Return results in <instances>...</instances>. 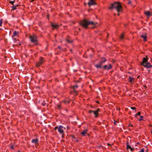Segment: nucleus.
<instances>
[{"instance_id":"obj_1","label":"nucleus","mask_w":152,"mask_h":152,"mask_svg":"<svg viewBox=\"0 0 152 152\" xmlns=\"http://www.w3.org/2000/svg\"><path fill=\"white\" fill-rule=\"evenodd\" d=\"M78 23L80 25L86 29L88 28V26L90 25H95L98 24V23L96 22L88 21L86 19L80 20L78 22Z\"/></svg>"},{"instance_id":"obj_2","label":"nucleus","mask_w":152,"mask_h":152,"mask_svg":"<svg viewBox=\"0 0 152 152\" xmlns=\"http://www.w3.org/2000/svg\"><path fill=\"white\" fill-rule=\"evenodd\" d=\"M108 8L110 10L115 9L117 12H122L123 11L122 6L121 3L119 2H115L111 4Z\"/></svg>"},{"instance_id":"obj_3","label":"nucleus","mask_w":152,"mask_h":152,"mask_svg":"<svg viewBox=\"0 0 152 152\" xmlns=\"http://www.w3.org/2000/svg\"><path fill=\"white\" fill-rule=\"evenodd\" d=\"M29 39L30 42L33 43L34 46H37L39 44L38 40V37L35 34L30 35L29 36Z\"/></svg>"},{"instance_id":"obj_4","label":"nucleus","mask_w":152,"mask_h":152,"mask_svg":"<svg viewBox=\"0 0 152 152\" xmlns=\"http://www.w3.org/2000/svg\"><path fill=\"white\" fill-rule=\"evenodd\" d=\"M63 129H65V128L63 127L62 125H59L58 126H56L54 128V130L56 131L57 129L58 132L60 134L62 135L61 138H64L65 136V134L64 133V131Z\"/></svg>"},{"instance_id":"obj_5","label":"nucleus","mask_w":152,"mask_h":152,"mask_svg":"<svg viewBox=\"0 0 152 152\" xmlns=\"http://www.w3.org/2000/svg\"><path fill=\"white\" fill-rule=\"evenodd\" d=\"M107 61L106 58L104 57H101L100 58V60L98 64L95 65V67L97 69H101L102 67V65L103 63H105Z\"/></svg>"},{"instance_id":"obj_6","label":"nucleus","mask_w":152,"mask_h":152,"mask_svg":"<svg viewBox=\"0 0 152 152\" xmlns=\"http://www.w3.org/2000/svg\"><path fill=\"white\" fill-rule=\"evenodd\" d=\"M46 61L45 58L40 57H39V61L36 64V65L37 68L39 67L41 65L43 64L44 62Z\"/></svg>"},{"instance_id":"obj_7","label":"nucleus","mask_w":152,"mask_h":152,"mask_svg":"<svg viewBox=\"0 0 152 152\" xmlns=\"http://www.w3.org/2000/svg\"><path fill=\"white\" fill-rule=\"evenodd\" d=\"M100 109H97L96 111L92 110H89L88 111V113H93L95 115L94 118H97L99 117V112H100Z\"/></svg>"},{"instance_id":"obj_8","label":"nucleus","mask_w":152,"mask_h":152,"mask_svg":"<svg viewBox=\"0 0 152 152\" xmlns=\"http://www.w3.org/2000/svg\"><path fill=\"white\" fill-rule=\"evenodd\" d=\"M113 66L111 64H109L108 65H104L102 66L101 69L104 70H109L113 68Z\"/></svg>"},{"instance_id":"obj_9","label":"nucleus","mask_w":152,"mask_h":152,"mask_svg":"<svg viewBox=\"0 0 152 152\" xmlns=\"http://www.w3.org/2000/svg\"><path fill=\"white\" fill-rule=\"evenodd\" d=\"M89 1L88 3L89 7L91 6L95 5L97 4V3L95 2L94 0H89Z\"/></svg>"},{"instance_id":"obj_10","label":"nucleus","mask_w":152,"mask_h":152,"mask_svg":"<svg viewBox=\"0 0 152 152\" xmlns=\"http://www.w3.org/2000/svg\"><path fill=\"white\" fill-rule=\"evenodd\" d=\"M88 132V129H84L83 131L81 132V134L83 136H89V134L87 133Z\"/></svg>"},{"instance_id":"obj_11","label":"nucleus","mask_w":152,"mask_h":152,"mask_svg":"<svg viewBox=\"0 0 152 152\" xmlns=\"http://www.w3.org/2000/svg\"><path fill=\"white\" fill-rule=\"evenodd\" d=\"M31 142L33 143H34L35 144V146H38L39 145V140L36 138L35 139H33L32 140Z\"/></svg>"},{"instance_id":"obj_12","label":"nucleus","mask_w":152,"mask_h":152,"mask_svg":"<svg viewBox=\"0 0 152 152\" xmlns=\"http://www.w3.org/2000/svg\"><path fill=\"white\" fill-rule=\"evenodd\" d=\"M65 41L68 43H72L74 42V40L71 39L70 36H68L65 39Z\"/></svg>"},{"instance_id":"obj_13","label":"nucleus","mask_w":152,"mask_h":152,"mask_svg":"<svg viewBox=\"0 0 152 152\" xmlns=\"http://www.w3.org/2000/svg\"><path fill=\"white\" fill-rule=\"evenodd\" d=\"M89 51H90V52L91 51L93 53V54H91L89 55V56L90 57H92L93 56V55H94V50L93 48H91L87 50L86 52V53L88 54V52H89Z\"/></svg>"},{"instance_id":"obj_14","label":"nucleus","mask_w":152,"mask_h":152,"mask_svg":"<svg viewBox=\"0 0 152 152\" xmlns=\"http://www.w3.org/2000/svg\"><path fill=\"white\" fill-rule=\"evenodd\" d=\"M146 58H143L142 61L140 65L141 66H143L146 63L148 62V58L147 57V56H146Z\"/></svg>"},{"instance_id":"obj_15","label":"nucleus","mask_w":152,"mask_h":152,"mask_svg":"<svg viewBox=\"0 0 152 152\" xmlns=\"http://www.w3.org/2000/svg\"><path fill=\"white\" fill-rule=\"evenodd\" d=\"M51 26L52 27L53 30L55 29L58 28L59 27V25L58 24H55L53 22H51Z\"/></svg>"},{"instance_id":"obj_16","label":"nucleus","mask_w":152,"mask_h":152,"mask_svg":"<svg viewBox=\"0 0 152 152\" xmlns=\"http://www.w3.org/2000/svg\"><path fill=\"white\" fill-rule=\"evenodd\" d=\"M78 87V86L76 85L73 86H71L70 88V89H72L73 91L74 92L77 93V91H76V89Z\"/></svg>"},{"instance_id":"obj_17","label":"nucleus","mask_w":152,"mask_h":152,"mask_svg":"<svg viewBox=\"0 0 152 152\" xmlns=\"http://www.w3.org/2000/svg\"><path fill=\"white\" fill-rule=\"evenodd\" d=\"M142 66L145 67H146L147 68H149L152 67V65H151L150 63H149L148 62Z\"/></svg>"},{"instance_id":"obj_18","label":"nucleus","mask_w":152,"mask_h":152,"mask_svg":"<svg viewBox=\"0 0 152 152\" xmlns=\"http://www.w3.org/2000/svg\"><path fill=\"white\" fill-rule=\"evenodd\" d=\"M144 14L147 17L149 18L152 15V13H151L149 11H146L144 12Z\"/></svg>"},{"instance_id":"obj_19","label":"nucleus","mask_w":152,"mask_h":152,"mask_svg":"<svg viewBox=\"0 0 152 152\" xmlns=\"http://www.w3.org/2000/svg\"><path fill=\"white\" fill-rule=\"evenodd\" d=\"M134 78L131 77L130 76H129L128 81L130 83H132L134 80Z\"/></svg>"},{"instance_id":"obj_20","label":"nucleus","mask_w":152,"mask_h":152,"mask_svg":"<svg viewBox=\"0 0 152 152\" xmlns=\"http://www.w3.org/2000/svg\"><path fill=\"white\" fill-rule=\"evenodd\" d=\"M12 38H13V40H14V42H17V41H18L19 42H18V45L20 46L21 45V43L20 42V41L19 39H17L16 38H13V37Z\"/></svg>"},{"instance_id":"obj_21","label":"nucleus","mask_w":152,"mask_h":152,"mask_svg":"<svg viewBox=\"0 0 152 152\" xmlns=\"http://www.w3.org/2000/svg\"><path fill=\"white\" fill-rule=\"evenodd\" d=\"M57 108L59 110H61L62 109V107H61V104H57L56 105Z\"/></svg>"},{"instance_id":"obj_22","label":"nucleus","mask_w":152,"mask_h":152,"mask_svg":"<svg viewBox=\"0 0 152 152\" xmlns=\"http://www.w3.org/2000/svg\"><path fill=\"white\" fill-rule=\"evenodd\" d=\"M19 33V32L18 31H15L13 32V34L12 36V37L13 38L15 36H18Z\"/></svg>"},{"instance_id":"obj_23","label":"nucleus","mask_w":152,"mask_h":152,"mask_svg":"<svg viewBox=\"0 0 152 152\" xmlns=\"http://www.w3.org/2000/svg\"><path fill=\"white\" fill-rule=\"evenodd\" d=\"M141 37L143 38V40L144 42H146L147 41V37L146 36L142 35L141 36Z\"/></svg>"},{"instance_id":"obj_24","label":"nucleus","mask_w":152,"mask_h":152,"mask_svg":"<svg viewBox=\"0 0 152 152\" xmlns=\"http://www.w3.org/2000/svg\"><path fill=\"white\" fill-rule=\"evenodd\" d=\"M71 101V100L69 99L68 100H64L62 102L65 104L66 103L69 104L70 103V102Z\"/></svg>"},{"instance_id":"obj_25","label":"nucleus","mask_w":152,"mask_h":152,"mask_svg":"<svg viewBox=\"0 0 152 152\" xmlns=\"http://www.w3.org/2000/svg\"><path fill=\"white\" fill-rule=\"evenodd\" d=\"M19 5H17L16 6H13L11 7V8H12V10H15L17 9V7H18L19 6Z\"/></svg>"},{"instance_id":"obj_26","label":"nucleus","mask_w":152,"mask_h":152,"mask_svg":"<svg viewBox=\"0 0 152 152\" xmlns=\"http://www.w3.org/2000/svg\"><path fill=\"white\" fill-rule=\"evenodd\" d=\"M124 37V35L123 33H122L120 36V38L121 39H123Z\"/></svg>"},{"instance_id":"obj_27","label":"nucleus","mask_w":152,"mask_h":152,"mask_svg":"<svg viewBox=\"0 0 152 152\" xmlns=\"http://www.w3.org/2000/svg\"><path fill=\"white\" fill-rule=\"evenodd\" d=\"M127 144L128 145H127L126 148V149H130V148H131V146L128 145V142L127 143Z\"/></svg>"},{"instance_id":"obj_28","label":"nucleus","mask_w":152,"mask_h":152,"mask_svg":"<svg viewBox=\"0 0 152 152\" xmlns=\"http://www.w3.org/2000/svg\"><path fill=\"white\" fill-rule=\"evenodd\" d=\"M143 116L142 115L140 116V119H139L138 120L139 121H143Z\"/></svg>"},{"instance_id":"obj_29","label":"nucleus","mask_w":152,"mask_h":152,"mask_svg":"<svg viewBox=\"0 0 152 152\" xmlns=\"http://www.w3.org/2000/svg\"><path fill=\"white\" fill-rule=\"evenodd\" d=\"M70 136L72 137V138L73 139H76V137H75L73 135L71 134L70 135Z\"/></svg>"},{"instance_id":"obj_30","label":"nucleus","mask_w":152,"mask_h":152,"mask_svg":"<svg viewBox=\"0 0 152 152\" xmlns=\"http://www.w3.org/2000/svg\"><path fill=\"white\" fill-rule=\"evenodd\" d=\"M15 2V0H14L13 1H9V3H10L11 4H12L13 5H14V3Z\"/></svg>"},{"instance_id":"obj_31","label":"nucleus","mask_w":152,"mask_h":152,"mask_svg":"<svg viewBox=\"0 0 152 152\" xmlns=\"http://www.w3.org/2000/svg\"><path fill=\"white\" fill-rule=\"evenodd\" d=\"M3 23V20H0V26H1Z\"/></svg>"},{"instance_id":"obj_32","label":"nucleus","mask_w":152,"mask_h":152,"mask_svg":"<svg viewBox=\"0 0 152 152\" xmlns=\"http://www.w3.org/2000/svg\"><path fill=\"white\" fill-rule=\"evenodd\" d=\"M116 61V60L115 59H113L111 61V62L113 63H114Z\"/></svg>"},{"instance_id":"obj_33","label":"nucleus","mask_w":152,"mask_h":152,"mask_svg":"<svg viewBox=\"0 0 152 152\" xmlns=\"http://www.w3.org/2000/svg\"><path fill=\"white\" fill-rule=\"evenodd\" d=\"M144 148H142L140 150V151L139 152H144Z\"/></svg>"},{"instance_id":"obj_34","label":"nucleus","mask_w":152,"mask_h":152,"mask_svg":"<svg viewBox=\"0 0 152 152\" xmlns=\"http://www.w3.org/2000/svg\"><path fill=\"white\" fill-rule=\"evenodd\" d=\"M10 148L12 149H15V148L14 147V146L13 145L11 146L10 147Z\"/></svg>"},{"instance_id":"obj_35","label":"nucleus","mask_w":152,"mask_h":152,"mask_svg":"<svg viewBox=\"0 0 152 152\" xmlns=\"http://www.w3.org/2000/svg\"><path fill=\"white\" fill-rule=\"evenodd\" d=\"M131 108L133 110H135L136 109V108L135 107H131Z\"/></svg>"},{"instance_id":"obj_36","label":"nucleus","mask_w":152,"mask_h":152,"mask_svg":"<svg viewBox=\"0 0 152 152\" xmlns=\"http://www.w3.org/2000/svg\"><path fill=\"white\" fill-rule=\"evenodd\" d=\"M50 16V15L49 14H48L47 15V17L48 18V19L49 20V17Z\"/></svg>"},{"instance_id":"obj_37","label":"nucleus","mask_w":152,"mask_h":152,"mask_svg":"<svg viewBox=\"0 0 152 152\" xmlns=\"http://www.w3.org/2000/svg\"><path fill=\"white\" fill-rule=\"evenodd\" d=\"M118 122L116 121H115L114 120V124L115 125H116V123H118Z\"/></svg>"},{"instance_id":"obj_38","label":"nucleus","mask_w":152,"mask_h":152,"mask_svg":"<svg viewBox=\"0 0 152 152\" xmlns=\"http://www.w3.org/2000/svg\"><path fill=\"white\" fill-rule=\"evenodd\" d=\"M141 114V113L140 112H139L137 114V115L140 116Z\"/></svg>"},{"instance_id":"obj_39","label":"nucleus","mask_w":152,"mask_h":152,"mask_svg":"<svg viewBox=\"0 0 152 152\" xmlns=\"http://www.w3.org/2000/svg\"><path fill=\"white\" fill-rule=\"evenodd\" d=\"M145 147L146 148V150H145V152H148V149L147 147V146H145Z\"/></svg>"},{"instance_id":"obj_40","label":"nucleus","mask_w":152,"mask_h":152,"mask_svg":"<svg viewBox=\"0 0 152 152\" xmlns=\"http://www.w3.org/2000/svg\"><path fill=\"white\" fill-rule=\"evenodd\" d=\"M130 126H131V127H132L133 126V125L132 124H130L128 126V127H129Z\"/></svg>"},{"instance_id":"obj_41","label":"nucleus","mask_w":152,"mask_h":152,"mask_svg":"<svg viewBox=\"0 0 152 152\" xmlns=\"http://www.w3.org/2000/svg\"><path fill=\"white\" fill-rule=\"evenodd\" d=\"M131 3H132L131 1H129L128 3V4H131Z\"/></svg>"},{"instance_id":"obj_42","label":"nucleus","mask_w":152,"mask_h":152,"mask_svg":"<svg viewBox=\"0 0 152 152\" xmlns=\"http://www.w3.org/2000/svg\"><path fill=\"white\" fill-rule=\"evenodd\" d=\"M134 149L133 148H130V150L131 151H134Z\"/></svg>"},{"instance_id":"obj_43","label":"nucleus","mask_w":152,"mask_h":152,"mask_svg":"<svg viewBox=\"0 0 152 152\" xmlns=\"http://www.w3.org/2000/svg\"><path fill=\"white\" fill-rule=\"evenodd\" d=\"M107 145H108V146H111V145H113V144H109V143H107Z\"/></svg>"},{"instance_id":"obj_44","label":"nucleus","mask_w":152,"mask_h":152,"mask_svg":"<svg viewBox=\"0 0 152 152\" xmlns=\"http://www.w3.org/2000/svg\"><path fill=\"white\" fill-rule=\"evenodd\" d=\"M18 44H17V45H13V47H15V46H18Z\"/></svg>"},{"instance_id":"obj_45","label":"nucleus","mask_w":152,"mask_h":152,"mask_svg":"<svg viewBox=\"0 0 152 152\" xmlns=\"http://www.w3.org/2000/svg\"><path fill=\"white\" fill-rule=\"evenodd\" d=\"M58 48L60 49H61V47L60 46H58Z\"/></svg>"},{"instance_id":"obj_46","label":"nucleus","mask_w":152,"mask_h":152,"mask_svg":"<svg viewBox=\"0 0 152 152\" xmlns=\"http://www.w3.org/2000/svg\"><path fill=\"white\" fill-rule=\"evenodd\" d=\"M66 128H67V129H69L70 128V127L68 126H67L66 127Z\"/></svg>"},{"instance_id":"obj_47","label":"nucleus","mask_w":152,"mask_h":152,"mask_svg":"<svg viewBox=\"0 0 152 152\" xmlns=\"http://www.w3.org/2000/svg\"><path fill=\"white\" fill-rule=\"evenodd\" d=\"M96 103H98V104H99V103H100L99 102V101H96Z\"/></svg>"},{"instance_id":"obj_48","label":"nucleus","mask_w":152,"mask_h":152,"mask_svg":"<svg viewBox=\"0 0 152 152\" xmlns=\"http://www.w3.org/2000/svg\"><path fill=\"white\" fill-rule=\"evenodd\" d=\"M69 51L71 52H72V49H69Z\"/></svg>"},{"instance_id":"obj_49","label":"nucleus","mask_w":152,"mask_h":152,"mask_svg":"<svg viewBox=\"0 0 152 152\" xmlns=\"http://www.w3.org/2000/svg\"><path fill=\"white\" fill-rule=\"evenodd\" d=\"M42 104L43 105V106H45V105H46V103H43Z\"/></svg>"},{"instance_id":"obj_50","label":"nucleus","mask_w":152,"mask_h":152,"mask_svg":"<svg viewBox=\"0 0 152 152\" xmlns=\"http://www.w3.org/2000/svg\"><path fill=\"white\" fill-rule=\"evenodd\" d=\"M118 12V13L117 14V15H118V16H119V15H120L119 12Z\"/></svg>"},{"instance_id":"obj_51","label":"nucleus","mask_w":152,"mask_h":152,"mask_svg":"<svg viewBox=\"0 0 152 152\" xmlns=\"http://www.w3.org/2000/svg\"><path fill=\"white\" fill-rule=\"evenodd\" d=\"M84 5L85 6H86V3L85 2L84 3Z\"/></svg>"},{"instance_id":"obj_52","label":"nucleus","mask_w":152,"mask_h":152,"mask_svg":"<svg viewBox=\"0 0 152 152\" xmlns=\"http://www.w3.org/2000/svg\"><path fill=\"white\" fill-rule=\"evenodd\" d=\"M144 88H147V86H145V85L144 86Z\"/></svg>"},{"instance_id":"obj_53","label":"nucleus","mask_w":152,"mask_h":152,"mask_svg":"<svg viewBox=\"0 0 152 152\" xmlns=\"http://www.w3.org/2000/svg\"><path fill=\"white\" fill-rule=\"evenodd\" d=\"M137 114H135V117H137Z\"/></svg>"},{"instance_id":"obj_54","label":"nucleus","mask_w":152,"mask_h":152,"mask_svg":"<svg viewBox=\"0 0 152 152\" xmlns=\"http://www.w3.org/2000/svg\"><path fill=\"white\" fill-rule=\"evenodd\" d=\"M149 127H152V125L151 124H149Z\"/></svg>"},{"instance_id":"obj_55","label":"nucleus","mask_w":152,"mask_h":152,"mask_svg":"<svg viewBox=\"0 0 152 152\" xmlns=\"http://www.w3.org/2000/svg\"><path fill=\"white\" fill-rule=\"evenodd\" d=\"M78 29H79V31H81V29H80V28H78Z\"/></svg>"},{"instance_id":"obj_56","label":"nucleus","mask_w":152,"mask_h":152,"mask_svg":"<svg viewBox=\"0 0 152 152\" xmlns=\"http://www.w3.org/2000/svg\"><path fill=\"white\" fill-rule=\"evenodd\" d=\"M77 82H78V83H79V81H77Z\"/></svg>"},{"instance_id":"obj_57","label":"nucleus","mask_w":152,"mask_h":152,"mask_svg":"<svg viewBox=\"0 0 152 152\" xmlns=\"http://www.w3.org/2000/svg\"><path fill=\"white\" fill-rule=\"evenodd\" d=\"M139 77H140V76H139L137 77V78H138Z\"/></svg>"},{"instance_id":"obj_58","label":"nucleus","mask_w":152,"mask_h":152,"mask_svg":"<svg viewBox=\"0 0 152 152\" xmlns=\"http://www.w3.org/2000/svg\"><path fill=\"white\" fill-rule=\"evenodd\" d=\"M137 144H139V142H138L137 143Z\"/></svg>"},{"instance_id":"obj_59","label":"nucleus","mask_w":152,"mask_h":152,"mask_svg":"<svg viewBox=\"0 0 152 152\" xmlns=\"http://www.w3.org/2000/svg\"><path fill=\"white\" fill-rule=\"evenodd\" d=\"M151 133L152 134V131H151Z\"/></svg>"},{"instance_id":"obj_60","label":"nucleus","mask_w":152,"mask_h":152,"mask_svg":"<svg viewBox=\"0 0 152 152\" xmlns=\"http://www.w3.org/2000/svg\"><path fill=\"white\" fill-rule=\"evenodd\" d=\"M1 108V107H0V109Z\"/></svg>"},{"instance_id":"obj_61","label":"nucleus","mask_w":152,"mask_h":152,"mask_svg":"<svg viewBox=\"0 0 152 152\" xmlns=\"http://www.w3.org/2000/svg\"><path fill=\"white\" fill-rule=\"evenodd\" d=\"M129 1H130V0H128Z\"/></svg>"}]
</instances>
